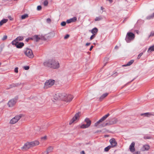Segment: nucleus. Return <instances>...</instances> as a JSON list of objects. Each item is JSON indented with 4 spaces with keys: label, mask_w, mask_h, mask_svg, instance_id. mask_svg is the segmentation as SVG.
Returning <instances> with one entry per match:
<instances>
[{
    "label": "nucleus",
    "mask_w": 154,
    "mask_h": 154,
    "mask_svg": "<svg viewBox=\"0 0 154 154\" xmlns=\"http://www.w3.org/2000/svg\"><path fill=\"white\" fill-rule=\"evenodd\" d=\"M81 154H85V153L84 151H82L81 152Z\"/></svg>",
    "instance_id": "48"
},
{
    "label": "nucleus",
    "mask_w": 154,
    "mask_h": 154,
    "mask_svg": "<svg viewBox=\"0 0 154 154\" xmlns=\"http://www.w3.org/2000/svg\"><path fill=\"white\" fill-rule=\"evenodd\" d=\"M29 40V39H26V41H27V42H28V40Z\"/></svg>",
    "instance_id": "52"
},
{
    "label": "nucleus",
    "mask_w": 154,
    "mask_h": 154,
    "mask_svg": "<svg viewBox=\"0 0 154 154\" xmlns=\"http://www.w3.org/2000/svg\"><path fill=\"white\" fill-rule=\"evenodd\" d=\"M9 18H10V20H13V19L12 18H11V17H9Z\"/></svg>",
    "instance_id": "50"
},
{
    "label": "nucleus",
    "mask_w": 154,
    "mask_h": 154,
    "mask_svg": "<svg viewBox=\"0 0 154 154\" xmlns=\"http://www.w3.org/2000/svg\"><path fill=\"white\" fill-rule=\"evenodd\" d=\"M140 152H137L134 153L133 154H139Z\"/></svg>",
    "instance_id": "47"
},
{
    "label": "nucleus",
    "mask_w": 154,
    "mask_h": 154,
    "mask_svg": "<svg viewBox=\"0 0 154 154\" xmlns=\"http://www.w3.org/2000/svg\"><path fill=\"white\" fill-rule=\"evenodd\" d=\"M8 20V19H4L3 20H2L0 22V26L2 25L4 23H6Z\"/></svg>",
    "instance_id": "24"
},
{
    "label": "nucleus",
    "mask_w": 154,
    "mask_h": 154,
    "mask_svg": "<svg viewBox=\"0 0 154 154\" xmlns=\"http://www.w3.org/2000/svg\"><path fill=\"white\" fill-rule=\"evenodd\" d=\"M135 143L132 142L130 146L129 149L131 152H133L135 151Z\"/></svg>",
    "instance_id": "14"
},
{
    "label": "nucleus",
    "mask_w": 154,
    "mask_h": 154,
    "mask_svg": "<svg viewBox=\"0 0 154 154\" xmlns=\"http://www.w3.org/2000/svg\"><path fill=\"white\" fill-rule=\"evenodd\" d=\"M154 51V45L150 47L149 48L147 51L148 52H151L152 51Z\"/></svg>",
    "instance_id": "25"
},
{
    "label": "nucleus",
    "mask_w": 154,
    "mask_h": 154,
    "mask_svg": "<svg viewBox=\"0 0 154 154\" xmlns=\"http://www.w3.org/2000/svg\"><path fill=\"white\" fill-rule=\"evenodd\" d=\"M21 117V116H16L11 120L10 122V123L11 124H13L16 123L20 119Z\"/></svg>",
    "instance_id": "9"
},
{
    "label": "nucleus",
    "mask_w": 154,
    "mask_h": 154,
    "mask_svg": "<svg viewBox=\"0 0 154 154\" xmlns=\"http://www.w3.org/2000/svg\"><path fill=\"white\" fill-rule=\"evenodd\" d=\"M66 25V23L65 22H63L61 23V25L62 26H64Z\"/></svg>",
    "instance_id": "35"
},
{
    "label": "nucleus",
    "mask_w": 154,
    "mask_h": 154,
    "mask_svg": "<svg viewBox=\"0 0 154 154\" xmlns=\"http://www.w3.org/2000/svg\"><path fill=\"white\" fill-rule=\"evenodd\" d=\"M28 17V15L27 14H25L21 16V19H24Z\"/></svg>",
    "instance_id": "30"
},
{
    "label": "nucleus",
    "mask_w": 154,
    "mask_h": 154,
    "mask_svg": "<svg viewBox=\"0 0 154 154\" xmlns=\"http://www.w3.org/2000/svg\"><path fill=\"white\" fill-rule=\"evenodd\" d=\"M135 38V35L132 32L127 33L126 38L125 40L128 43H129L131 41L134 39Z\"/></svg>",
    "instance_id": "4"
},
{
    "label": "nucleus",
    "mask_w": 154,
    "mask_h": 154,
    "mask_svg": "<svg viewBox=\"0 0 154 154\" xmlns=\"http://www.w3.org/2000/svg\"><path fill=\"white\" fill-rule=\"evenodd\" d=\"M118 121L117 119H113L112 121L110 123V124L112 125L116 123Z\"/></svg>",
    "instance_id": "26"
},
{
    "label": "nucleus",
    "mask_w": 154,
    "mask_h": 154,
    "mask_svg": "<svg viewBox=\"0 0 154 154\" xmlns=\"http://www.w3.org/2000/svg\"><path fill=\"white\" fill-rule=\"evenodd\" d=\"M43 64L45 66L53 69H57L60 67L58 61L53 59H50L44 62Z\"/></svg>",
    "instance_id": "1"
},
{
    "label": "nucleus",
    "mask_w": 154,
    "mask_h": 154,
    "mask_svg": "<svg viewBox=\"0 0 154 154\" xmlns=\"http://www.w3.org/2000/svg\"><path fill=\"white\" fill-rule=\"evenodd\" d=\"M95 34H93V35H92L91 36V37H90V39L91 40H92V39H93V38H94L95 37Z\"/></svg>",
    "instance_id": "33"
},
{
    "label": "nucleus",
    "mask_w": 154,
    "mask_h": 154,
    "mask_svg": "<svg viewBox=\"0 0 154 154\" xmlns=\"http://www.w3.org/2000/svg\"><path fill=\"white\" fill-rule=\"evenodd\" d=\"M109 116V114L108 113L103 116L100 119L94 124V126L95 127L97 126L100 123L105 120Z\"/></svg>",
    "instance_id": "8"
},
{
    "label": "nucleus",
    "mask_w": 154,
    "mask_h": 154,
    "mask_svg": "<svg viewBox=\"0 0 154 154\" xmlns=\"http://www.w3.org/2000/svg\"><path fill=\"white\" fill-rule=\"evenodd\" d=\"M143 115H144L145 116H147L148 117H149L151 116H154V114L151 112L146 113H144Z\"/></svg>",
    "instance_id": "22"
},
{
    "label": "nucleus",
    "mask_w": 154,
    "mask_h": 154,
    "mask_svg": "<svg viewBox=\"0 0 154 154\" xmlns=\"http://www.w3.org/2000/svg\"><path fill=\"white\" fill-rule=\"evenodd\" d=\"M13 45H16V47L17 48H21L24 46V44L23 42L19 43L18 42H17L16 43Z\"/></svg>",
    "instance_id": "15"
},
{
    "label": "nucleus",
    "mask_w": 154,
    "mask_h": 154,
    "mask_svg": "<svg viewBox=\"0 0 154 154\" xmlns=\"http://www.w3.org/2000/svg\"><path fill=\"white\" fill-rule=\"evenodd\" d=\"M109 142L111 144V147H113L116 146L117 143L114 138H112L109 140Z\"/></svg>",
    "instance_id": "12"
},
{
    "label": "nucleus",
    "mask_w": 154,
    "mask_h": 154,
    "mask_svg": "<svg viewBox=\"0 0 154 154\" xmlns=\"http://www.w3.org/2000/svg\"><path fill=\"white\" fill-rule=\"evenodd\" d=\"M100 9H101V10H103L104 9V8H103L102 7H101Z\"/></svg>",
    "instance_id": "49"
},
{
    "label": "nucleus",
    "mask_w": 154,
    "mask_h": 154,
    "mask_svg": "<svg viewBox=\"0 0 154 154\" xmlns=\"http://www.w3.org/2000/svg\"><path fill=\"white\" fill-rule=\"evenodd\" d=\"M85 122L86 123V124H83L81 126L80 128H86L89 127L91 124V121L89 119L87 118L85 119Z\"/></svg>",
    "instance_id": "7"
},
{
    "label": "nucleus",
    "mask_w": 154,
    "mask_h": 154,
    "mask_svg": "<svg viewBox=\"0 0 154 154\" xmlns=\"http://www.w3.org/2000/svg\"><path fill=\"white\" fill-rule=\"evenodd\" d=\"M81 115V113L80 112H79L76 113L69 122V125H71L74 122H77L79 119Z\"/></svg>",
    "instance_id": "5"
},
{
    "label": "nucleus",
    "mask_w": 154,
    "mask_h": 154,
    "mask_svg": "<svg viewBox=\"0 0 154 154\" xmlns=\"http://www.w3.org/2000/svg\"><path fill=\"white\" fill-rule=\"evenodd\" d=\"M107 93H105L103 94L100 98V101L102 100L104 98L106 97L108 95Z\"/></svg>",
    "instance_id": "21"
},
{
    "label": "nucleus",
    "mask_w": 154,
    "mask_h": 154,
    "mask_svg": "<svg viewBox=\"0 0 154 154\" xmlns=\"http://www.w3.org/2000/svg\"><path fill=\"white\" fill-rule=\"evenodd\" d=\"M23 39V36H19L12 42V45H14V44L16 43L17 42L22 41Z\"/></svg>",
    "instance_id": "13"
},
{
    "label": "nucleus",
    "mask_w": 154,
    "mask_h": 154,
    "mask_svg": "<svg viewBox=\"0 0 154 154\" xmlns=\"http://www.w3.org/2000/svg\"><path fill=\"white\" fill-rule=\"evenodd\" d=\"M102 19V17L101 16L96 17L94 19L95 21H98L101 20Z\"/></svg>",
    "instance_id": "27"
},
{
    "label": "nucleus",
    "mask_w": 154,
    "mask_h": 154,
    "mask_svg": "<svg viewBox=\"0 0 154 154\" xmlns=\"http://www.w3.org/2000/svg\"><path fill=\"white\" fill-rule=\"evenodd\" d=\"M24 53L26 56L29 58H32L34 57L32 50L29 49H25L24 50Z\"/></svg>",
    "instance_id": "6"
},
{
    "label": "nucleus",
    "mask_w": 154,
    "mask_h": 154,
    "mask_svg": "<svg viewBox=\"0 0 154 154\" xmlns=\"http://www.w3.org/2000/svg\"><path fill=\"white\" fill-rule=\"evenodd\" d=\"M112 147L111 146H109L106 147L104 149V151L106 152H107L109 151V150L110 149V148Z\"/></svg>",
    "instance_id": "29"
},
{
    "label": "nucleus",
    "mask_w": 154,
    "mask_h": 154,
    "mask_svg": "<svg viewBox=\"0 0 154 154\" xmlns=\"http://www.w3.org/2000/svg\"><path fill=\"white\" fill-rule=\"evenodd\" d=\"M31 147H32V146L30 143L27 142L24 144L23 146L21 147V149L23 150H25L28 149Z\"/></svg>",
    "instance_id": "10"
},
{
    "label": "nucleus",
    "mask_w": 154,
    "mask_h": 154,
    "mask_svg": "<svg viewBox=\"0 0 154 154\" xmlns=\"http://www.w3.org/2000/svg\"><path fill=\"white\" fill-rule=\"evenodd\" d=\"M48 1L47 0H45L44 2V5L45 6H46L48 5Z\"/></svg>",
    "instance_id": "32"
},
{
    "label": "nucleus",
    "mask_w": 154,
    "mask_h": 154,
    "mask_svg": "<svg viewBox=\"0 0 154 154\" xmlns=\"http://www.w3.org/2000/svg\"><path fill=\"white\" fill-rule=\"evenodd\" d=\"M47 22L48 23H50L51 22V20L50 18H47L46 20Z\"/></svg>",
    "instance_id": "39"
},
{
    "label": "nucleus",
    "mask_w": 154,
    "mask_h": 154,
    "mask_svg": "<svg viewBox=\"0 0 154 154\" xmlns=\"http://www.w3.org/2000/svg\"><path fill=\"white\" fill-rule=\"evenodd\" d=\"M134 60H131L128 62V63L126 65H124V66H130L134 63Z\"/></svg>",
    "instance_id": "23"
},
{
    "label": "nucleus",
    "mask_w": 154,
    "mask_h": 154,
    "mask_svg": "<svg viewBox=\"0 0 154 154\" xmlns=\"http://www.w3.org/2000/svg\"><path fill=\"white\" fill-rule=\"evenodd\" d=\"M150 138L149 137L147 136H145L144 137V138L145 139H149Z\"/></svg>",
    "instance_id": "44"
},
{
    "label": "nucleus",
    "mask_w": 154,
    "mask_h": 154,
    "mask_svg": "<svg viewBox=\"0 0 154 154\" xmlns=\"http://www.w3.org/2000/svg\"><path fill=\"white\" fill-rule=\"evenodd\" d=\"M53 148L52 147L50 146L48 148L47 151L45 153L46 154H48L49 153L52 152L53 150Z\"/></svg>",
    "instance_id": "19"
},
{
    "label": "nucleus",
    "mask_w": 154,
    "mask_h": 154,
    "mask_svg": "<svg viewBox=\"0 0 154 154\" xmlns=\"http://www.w3.org/2000/svg\"><path fill=\"white\" fill-rule=\"evenodd\" d=\"M14 72L16 73H18V68L16 67L14 69Z\"/></svg>",
    "instance_id": "42"
},
{
    "label": "nucleus",
    "mask_w": 154,
    "mask_h": 154,
    "mask_svg": "<svg viewBox=\"0 0 154 154\" xmlns=\"http://www.w3.org/2000/svg\"><path fill=\"white\" fill-rule=\"evenodd\" d=\"M110 3H111L112 2V0H108Z\"/></svg>",
    "instance_id": "51"
},
{
    "label": "nucleus",
    "mask_w": 154,
    "mask_h": 154,
    "mask_svg": "<svg viewBox=\"0 0 154 154\" xmlns=\"http://www.w3.org/2000/svg\"><path fill=\"white\" fill-rule=\"evenodd\" d=\"M90 43H87L86 44H85V45L86 46H88L89 45H90Z\"/></svg>",
    "instance_id": "46"
},
{
    "label": "nucleus",
    "mask_w": 154,
    "mask_h": 154,
    "mask_svg": "<svg viewBox=\"0 0 154 154\" xmlns=\"http://www.w3.org/2000/svg\"><path fill=\"white\" fill-rule=\"evenodd\" d=\"M93 47H94V46H92V45L91 46L90 49H89V50L90 51H91V50H92V49H93Z\"/></svg>",
    "instance_id": "45"
},
{
    "label": "nucleus",
    "mask_w": 154,
    "mask_h": 154,
    "mask_svg": "<svg viewBox=\"0 0 154 154\" xmlns=\"http://www.w3.org/2000/svg\"><path fill=\"white\" fill-rule=\"evenodd\" d=\"M153 36H154V31H152L151 32L150 35L149 36V38Z\"/></svg>",
    "instance_id": "34"
},
{
    "label": "nucleus",
    "mask_w": 154,
    "mask_h": 154,
    "mask_svg": "<svg viewBox=\"0 0 154 154\" xmlns=\"http://www.w3.org/2000/svg\"><path fill=\"white\" fill-rule=\"evenodd\" d=\"M98 31V29L96 27L93 29L91 30V32L93 34H95L96 35Z\"/></svg>",
    "instance_id": "20"
},
{
    "label": "nucleus",
    "mask_w": 154,
    "mask_h": 154,
    "mask_svg": "<svg viewBox=\"0 0 154 154\" xmlns=\"http://www.w3.org/2000/svg\"><path fill=\"white\" fill-rule=\"evenodd\" d=\"M143 53H140V54L138 57H137V59H139L140 58V57H141V56L143 55Z\"/></svg>",
    "instance_id": "38"
},
{
    "label": "nucleus",
    "mask_w": 154,
    "mask_h": 154,
    "mask_svg": "<svg viewBox=\"0 0 154 154\" xmlns=\"http://www.w3.org/2000/svg\"><path fill=\"white\" fill-rule=\"evenodd\" d=\"M41 9H42V7L41 6L39 5L37 6V10H38V11H40V10H41Z\"/></svg>",
    "instance_id": "37"
},
{
    "label": "nucleus",
    "mask_w": 154,
    "mask_h": 154,
    "mask_svg": "<svg viewBox=\"0 0 154 154\" xmlns=\"http://www.w3.org/2000/svg\"><path fill=\"white\" fill-rule=\"evenodd\" d=\"M24 68L25 70H27L29 69V67L28 66H25L24 67Z\"/></svg>",
    "instance_id": "40"
},
{
    "label": "nucleus",
    "mask_w": 154,
    "mask_h": 154,
    "mask_svg": "<svg viewBox=\"0 0 154 154\" xmlns=\"http://www.w3.org/2000/svg\"><path fill=\"white\" fill-rule=\"evenodd\" d=\"M16 102V100L15 99H12L8 103V105L9 107H12L13 106Z\"/></svg>",
    "instance_id": "11"
},
{
    "label": "nucleus",
    "mask_w": 154,
    "mask_h": 154,
    "mask_svg": "<svg viewBox=\"0 0 154 154\" xmlns=\"http://www.w3.org/2000/svg\"><path fill=\"white\" fill-rule=\"evenodd\" d=\"M150 148L149 146L148 145H145L143 146L142 148V150L143 151H147Z\"/></svg>",
    "instance_id": "17"
},
{
    "label": "nucleus",
    "mask_w": 154,
    "mask_h": 154,
    "mask_svg": "<svg viewBox=\"0 0 154 154\" xmlns=\"http://www.w3.org/2000/svg\"><path fill=\"white\" fill-rule=\"evenodd\" d=\"M7 36L6 35L4 36L3 38H2V39L3 40L6 39L7 38Z\"/></svg>",
    "instance_id": "41"
},
{
    "label": "nucleus",
    "mask_w": 154,
    "mask_h": 154,
    "mask_svg": "<svg viewBox=\"0 0 154 154\" xmlns=\"http://www.w3.org/2000/svg\"><path fill=\"white\" fill-rule=\"evenodd\" d=\"M77 20V18L75 17H74L69 20H67V23H70L72 22H73L76 21Z\"/></svg>",
    "instance_id": "18"
},
{
    "label": "nucleus",
    "mask_w": 154,
    "mask_h": 154,
    "mask_svg": "<svg viewBox=\"0 0 154 154\" xmlns=\"http://www.w3.org/2000/svg\"><path fill=\"white\" fill-rule=\"evenodd\" d=\"M69 36V35L67 34L64 37V38L65 39H66L68 38Z\"/></svg>",
    "instance_id": "43"
},
{
    "label": "nucleus",
    "mask_w": 154,
    "mask_h": 154,
    "mask_svg": "<svg viewBox=\"0 0 154 154\" xmlns=\"http://www.w3.org/2000/svg\"><path fill=\"white\" fill-rule=\"evenodd\" d=\"M154 17V13L153 14H152V15L149 16L147 17V19H150Z\"/></svg>",
    "instance_id": "31"
},
{
    "label": "nucleus",
    "mask_w": 154,
    "mask_h": 154,
    "mask_svg": "<svg viewBox=\"0 0 154 154\" xmlns=\"http://www.w3.org/2000/svg\"><path fill=\"white\" fill-rule=\"evenodd\" d=\"M32 147L38 145L39 144V142L38 140H35L30 142Z\"/></svg>",
    "instance_id": "16"
},
{
    "label": "nucleus",
    "mask_w": 154,
    "mask_h": 154,
    "mask_svg": "<svg viewBox=\"0 0 154 154\" xmlns=\"http://www.w3.org/2000/svg\"><path fill=\"white\" fill-rule=\"evenodd\" d=\"M55 81L53 79H49L47 80L45 82L44 88L45 89H48L51 87L54 84Z\"/></svg>",
    "instance_id": "3"
},
{
    "label": "nucleus",
    "mask_w": 154,
    "mask_h": 154,
    "mask_svg": "<svg viewBox=\"0 0 154 154\" xmlns=\"http://www.w3.org/2000/svg\"><path fill=\"white\" fill-rule=\"evenodd\" d=\"M47 136H45L43 137H42L41 138V139L42 140H45L47 139Z\"/></svg>",
    "instance_id": "36"
},
{
    "label": "nucleus",
    "mask_w": 154,
    "mask_h": 154,
    "mask_svg": "<svg viewBox=\"0 0 154 154\" xmlns=\"http://www.w3.org/2000/svg\"><path fill=\"white\" fill-rule=\"evenodd\" d=\"M56 97H57L58 100H62L67 102H70L73 98L71 95L65 94H56Z\"/></svg>",
    "instance_id": "2"
},
{
    "label": "nucleus",
    "mask_w": 154,
    "mask_h": 154,
    "mask_svg": "<svg viewBox=\"0 0 154 154\" xmlns=\"http://www.w3.org/2000/svg\"><path fill=\"white\" fill-rule=\"evenodd\" d=\"M33 38L35 39L37 42L40 39V38L37 35H34L33 37Z\"/></svg>",
    "instance_id": "28"
}]
</instances>
